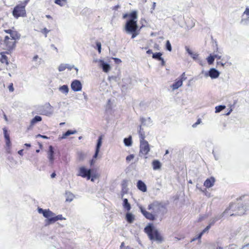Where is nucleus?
<instances>
[{"label": "nucleus", "mask_w": 249, "mask_h": 249, "mask_svg": "<svg viewBox=\"0 0 249 249\" xmlns=\"http://www.w3.org/2000/svg\"><path fill=\"white\" fill-rule=\"evenodd\" d=\"M139 208L143 216L151 221L154 220L160 213L163 214L165 209L164 205L158 201H154L148 205L147 209L150 211V212H147L141 205L139 206Z\"/></svg>", "instance_id": "nucleus-1"}, {"label": "nucleus", "mask_w": 249, "mask_h": 249, "mask_svg": "<svg viewBox=\"0 0 249 249\" xmlns=\"http://www.w3.org/2000/svg\"><path fill=\"white\" fill-rule=\"evenodd\" d=\"M4 33L9 34V36H5L3 39V45L5 47L4 49L9 52H11L16 47L17 42L20 38V34L16 30L14 27H12L9 29H4Z\"/></svg>", "instance_id": "nucleus-2"}, {"label": "nucleus", "mask_w": 249, "mask_h": 249, "mask_svg": "<svg viewBox=\"0 0 249 249\" xmlns=\"http://www.w3.org/2000/svg\"><path fill=\"white\" fill-rule=\"evenodd\" d=\"M130 19L128 20L125 24V30L127 32L132 33V38L136 37L137 34L136 31L137 30L138 26L137 24V13L136 11H133L129 14Z\"/></svg>", "instance_id": "nucleus-3"}, {"label": "nucleus", "mask_w": 249, "mask_h": 249, "mask_svg": "<svg viewBox=\"0 0 249 249\" xmlns=\"http://www.w3.org/2000/svg\"><path fill=\"white\" fill-rule=\"evenodd\" d=\"M28 2V0H25L17 4L12 11L13 17L18 19L20 17H26V6Z\"/></svg>", "instance_id": "nucleus-4"}, {"label": "nucleus", "mask_w": 249, "mask_h": 249, "mask_svg": "<svg viewBox=\"0 0 249 249\" xmlns=\"http://www.w3.org/2000/svg\"><path fill=\"white\" fill-rule=\"evenodd\" d=\"M144 231L151 240H155L159 243L161 242L162 238L158 230L154 228L152 224H149L144 228Z\"/></svg>", "instance_id": "nucleus-5"}, {"label": "nucleus", "mask_w": 249, "mask_h": 249, "mask_svg": "<svg viewBox=\"0 0 249 249\" xmlns=\"http://www.w3.org/2000/svg\"><path fill=\"white\" fill-rule=\"evenodd\" d=\"M237 207L236 204H231L229 207L226 209L223 212L224 215H227L230 216H235V215H242L244 214L246 212V210L241 208L242 211L241 212H235V209Z\"/></svg>", "instance_id": "nucleus-6"}, {"label": "nucleus", "mask_w": 249, "mask_h": 249, "mask_svg": "<svg viewBox=\"0 0 249 249\" xmlns=\"http://www.w3.org/2000/svg\"><path fill=\"white\" fill-rule=\"evenodd\" d=\"M38 212L39 213L43 214V216L47 218V224H50L53 223V221H51L50 219H53V216L55 215V213L51 211L50 210H44L42 208H38Z\"/></svg>", "instance_id": "nucleus-7"}, {"label": "nucleus", "mask_w": 249, "mask_h": 249, "mask_svg": "<svg viewBox=\"0 0 249 249\" xmlns=\"http://www.w3.org/2000/svg\"><path fill=\"white\" fill-rule=\"evenodd\" d=\"M91 170L88 169L85 167H81L78 171L77 176L83 178H86L87 179H89L91 177Z\"/></svg>", "instance_id": "nucleus-8"}, {"label": "nucleus", "mask_w": 249, "mask_h": 249, "mask_svg": "<svg viewBox=\"0 0 249 249\" xmlns=\"http://www.w3.org/2000/svg\"><path fill=\"white\" fill-rule=\"evenodd\" d=\"M150 151L149 144L147 141L140 142V154L147 155Z\"/></svg>", "instance_id": "nucleus-9"}, {"label": "nucleus", "mask_w": 249, "mask_h": 249, "mask_svg": "<svg viewBox=\"0 0 249 249\" xmlns=\"http://www.w3.org/2000/svg\"><path fill=\"white\" fill-rule=\"evenodd\" d=\"M4 133V136L5 139V144L6 146V150L7 153H10L11 152V142L10 139L9 135L7 133V130L6 128H3Z\"/></svg>", "instance_id": "nucleus-10"}, {"label": "nucleus", "mask_w": 249, "mask_h": 249, "mask_svg": "<svg viewBox=\"0 0 249 249\" xmlns=\"http://www.w3.org/2000/svg\"><path fill=\"white\" fill-rule=\"evenodd\" d=\"M82 84L78 80H75L71 84V88L74 91H79L82 89Z\"/></svg>", "instance_id": "nucleus-11"}, {"label": "nucleus", "mask_w": 249, "mask_h": 249, "mask_svg": "<svg viewBox=\"0 0 249 249\" xmlns=\"http://www.w3.org/2000/svg\"><path fill=\"white\" fill-rule=\"evenodd\" d=\"M10 52L8 51L6 52H2L0 53L1 57L0 58V62L2 64H5L6 66H8L9 64V60L6 54H9Z\"/></svg>", "instance_id": "nucleus-12"}, {"label": "nucleus", "mask_w": 249, "mask_h": 249, "mask_svg": "<svg viewBox=\"0 0 249 249\" xmlns=\"http://www.w3.org/2000/svg\"><path fill=\"white\" fill-rule=\"evenodd\" d=\"M54 151L53 150V147L52 145H50L49 147V149L47 152L48 158L49 159L50 163L52 164L53 163L54 161Z\"/></svg>", "instance_id": "nucleus-13"}, {"label": "nucleus", "mask_w": 249, "mask_h": 249, "mask_svg": "<svg viewBox=\"0 0 249 249\" xmlns=\"http://www.w3.org/2000/svg\"><path fill=\"white\" fill-rule=\"evenodd\" d=\"M215 179L213 177L207 178L204 183V186L206 188H210L214 185Z\"/></svg>", "instance_id": "nucleus-14"}, {"label": "nucleus", "mask_w": 249, "mask_h": 249, "mask_svg": "<svg viewBox=\"0 0 249 249\" xmlns=\"http://www.w3.org/2000/svg\"><path fill=\"white\" fill-rule=\"evenodd\" d=\"M42 118L39 116H36L31 121L30 125L28 127V129H31L38 122H40Z\"/></svg>", "instance_id": "nucleus-15"}, {"label": "nucleus", "mask_w": 249, "mask_h": 249, "mask_svg": "<svg viewBox=\"0 0 249 249\" xmlns=\"http://www.w3.org/2000/svg\"><path fill=\"white\" fill-rule=\"evenodd\" d=\"M209 75L212 78H216L219 75V72L214 68H212L209 71Z\"/></svg>", "instance_id": "nucleus-16"}, {"label": "nucleus", "mask_w": 249, "mask_h": 249, "mask_svg": "<svg viewBox=\"0 0 249 249\" xmlns=\"http://www.w3.org/2000/svg\"><path fill=\"white\" fill-rule=\"evenodd\" d=\"M152 166L154 170H158L160 169L161 163L159 160H154L152 162Z\"/></svg>", "instance_id": "nucleus-17"}, {"label": "nucleus", "mask_w": 249, "mask_h": 249, "mask_svg": "<svg viewBox=\"0 0 249 249\" xmlns=\"http://www.w3.org/2000/svg\"><path fill=\"white\" fill-rule=\"evenodd\" d=\"M137 186L140 190L143 192H145L147 191L146 185L142 180H139L138 181Z\"/></svg>", "instance_id": "nucleus-18"}, {"label": "nucleus", "mask_w": 249, "mask_h": 249, "mask_svg": "<svg viewBox=\"0 0 249 249\" xmlns=\"http://www.w3.org/2000/svg\"><path fill=\"white\" fill-rule=\"evenodd\" d=\"M138 129H138V133H139V138H140V142L146 141V140H145V135L144 132L143 131H142V126L141 125L139 126Z\"/></svg>", "instance_id": "nucleus-19"}, {"label": "nucleus", "mask_w": 249, "mask_h": 249, "mask_svg": "<svg viewBox=\"0 0 249 249\" xmlns=\"http://www.w3.org/2000/svg\"><path fill=\"white\" fill-rule=\"evenodd\" d=\"M100 63L104 72H108L110 71V67L109 64L105 63L103 60H100Z\"/></svg>", "instance_id": "nucleus-20"}, {"label": "nucleus", "mask_w": 249, "mask_h": 249, "mask_svg": "<svg viewBox=\"0 0 249 249\" xmlns=\"http://www.w3.org/2000/svg\"><path fill=\"white\" fill-rule=\"evenodd\" d=\"M141 124L143 125L149 126L151 124L152 121L150 118L148 117L146 118H141Z\"/></svg>", "instance_id": "nucleus-21"}, {"label": "nucleus", "mask_w": 249, "mask_h": 249, "mask_svg": "<svg viewBox=\"0 0 249 249\" xmlns=\"http://www.w3.org/2000/svg\"><path fill=\"white\" fill-rule=\"evenodd\" d=\"M182 85V80L179 79L176 81L171 86L173 90L178 89V88L181 87Z\"/></svg>", "instance_id": "nucleus-22"}, {"label": "nucleus", "mask_w": 249, "mask_h": 249, "mask_svg": "<svg viewBox=\"0 0 249 249\" xmlns=\"http://www.w3.org/2000/svg\"><path fill=\"white\" fill-rule=\"evenodd\" d=\"M77 131L76 130H68L66 132L63 134L61 137L59 138L60 140L66 138L67 137L70 136V135L74 134L76 133Z\"/></svg>", "instance_id": "nucleus-23"}, {"label": "nucleus", "mask_w": 249, "mask_h": 249, "mask_svg": "<svg viewBox=\"0 0 249 249\" xmlns=\"http://www.w3.org/2000/svg\"><path fill=\"white\" fill-rule=\"evenodd\" d=\"M125 218L129 223H132L135 219L134 215L130 213H128L126 214Z\"/></svg>", "instance_id": "nucleus-24"}, {"label": "nucleus", "mask_w": 249, "mask_h": 249, "mask_svg": "<svg viewBox=\"0 0 249 249\" xmlns=\"http://www.w3.org/2000/svg\"><path fill=\"white\" fill-rule=\"evenodd\" d=\"M123 206L126 210L129 211L131 209L130 204L128 203V200L127 198H124L123 200Z\"/></svg>", "instance_id": "nucleus-25"}, {"label": "nucleus", "mask_w": 249, "mask_h": 249, "mask_svg": "<svg viewBox=\"0 0 249 249\" xmlns=\"http://www.w3.org/2000/svg\"><path fill=\"white\" fill-rule=\"evenodd\" d=\"M124 142L126 146H131L132 144L131 136H129L128 138H124Z\"/></svg>", "instance_id": "nucleus-26"}, {"label": "nucleus", "mask_w": 249, "mask_h": 249, "mask_svg": "<svg viewBox=\"0 0 249 249\" xmlns=\"http://www.w3.org/2000/svg\"><path fill=\"white\" fill-rule=\"evenodd\" d=\"M66 201L69 202H71L74 198V195L71 193L70 192H66Z\"/></svg>", "instance_id": "nucleus-27"}, {"label": "nucleus", "mask_w": 249, "mask_h": 249, "mask_svg": "<svg viewBox=\"0 0 249 249\" xmlns=\"http://www.w3.org/2000/svg\"><path fill=\"white\" fill-rule=\"evenodd\" d=\"M224 213H223L221 214L217 215L214 218L211 220V224H213L216 221L220 219L224 216Z\"/></svg>", "instance_id": "nucleus-28"}, {"label": "nucleus", "mask_w": 249, "mask_h": 249, "mask_svg": "<svg viewBox=\"0 0 249 249\" xmlns=\"http://www.w3.org/2000/svg\"><path fill=\"white\" fill-rule=\"evenodd\" d=\"M66 69H68L69 70H71V68L68 66V65H66L64 64H61L58 67V71H62L65 70Z\"/></svg>", "instance_id": "nucleus-29"}, {"label": "nucleus", "mask_w": 249, "mask_h": 249, "mask_svg": "<svg viewBox=\"0 0 249 249\" xmlns=\"http://www.w3.org/2000/svg\"><path fill=\"white\" fill-rule=\"evenodd\" d=\"M66 218L63 217L62 215L59 214L57 216L55 215L53 216V219H50L51 221H53V223L57 221L58 220H65Z\"/></svg>", "instance_id": "nucleus-30"}, {"label": "nucleus", "mask_w": 249, "mask_h": 249, "mask_svg": "<svg viewBox=\"0 0 249 249\" xmlns=\"http://www.w3.org/2000/svg\"><path fill=\"white\" fill-rule=\"evenodd\" d=\"M102 136H100L99 137V138L97 140V144L96 146L95 150L100 151V147L102 145Z\"/></svg>", "instance_id": "nucleus-31"}, {"label": "nucleus", "mask_w": 249, "mask_h": 249, "mask_svg": "<svg viewBox=\"0 0 249 249\" xmlns=\"http://www.w3.org/2000/svg\"><path fill=\"white\" fill-rule=\"evenodd\" d=\"M213 224H211V222L210 223V224L207 226L199 234H198V238H201L202 236L203 235V234L205 233L206 232L208 231L209 229H210L211 228V226Z\"/></svg>", "instance_id": "nucleus-32"}, {"label": "nucleus", "mask_w": 249, "mask_h": 249, "mask_svg": "<svg viewBox=\"0 0 249 249\" xmlns=\"http://www.w3.org/2000/svg\"><path fill=\"white\" fill-rule=\"evenodd\" d=\"M162 54L161 53H153L152 57L153 58L157 59L158 60H160L161 59V56Z\"/></svg>", "instance_id": "nucleus-33"}, {"label": "nucleus", "mask_w": 249, "mask_h": 249, "mask_svg": "<svg viewBox=\"0 0 249 249\" xmlns=\"http://www.w3.org/2000/svg\"><path fill=\"white\" fill-rule=\"evenodd\" d=\"M59 89L61 91L64 93H68L69 91V88L68 87L67 85H63L61 86Z\"/></svg>", "instance_id": "nucleus-34"}, {"label": "nucleus", "mask_w": 249, "mask_h": 249, "mask_svg": "<svg viewBox=\"0 0 249 249\" xmlns=\"http://www.w3.org/2000/svg\"><path fill=\"white\" fill-rule=\"evenodd\" d=\"M214 59H215V58H214V55H210V56H209L208 57V58H207L208 63H209V64H210V65L212 64L214 61Z\"/></svg>", "instance_id": "nucleus-35"}, {"label": "nucleus", "mask_w": 249, "mask_h": 249, "mask_svg": "<svg viewBox=\"0 0 249 249\" xmlns=\"http://www.w3.org/2000/svg\"><path fill=\"white\" fill-rule=\"evenodd\" d=\"M227 64V62L224 61L223 59H221V60L217 61V67L220 66L222 67H224L225 65Z\"/></svg>", "instance_id": "nucleus-36"}, {"label": "nucleus", "mask_w": 249, "mask_h": 249, "mask_svg": "<svg viewBox=\"0 0 249 249\" xmlns=\"http://www.w3.org/2000/svg\"><path fill=\"white\" fill-rule=\"evenodd\" d=\"M41 113L46 116H50L53 114L52 110H41Z\"/></svg>", "instance_id": "nucleus-37"}, {"label": "nucleus", "mask_w": 249, "mask_h": 249, "mask_svg": "<svg viewBox=\"0 0 249 249\" xmlns=\"http://www.w3.org/2000/svg\"><path fill=\"white\" fill-rule=\"evenodd\" d=\"M187 52L188 53L192 56V57L194 59H196L198 57V54L197 53H193L191 50H190L189 49H187Z\"/></svg>", "instance_id": "nucleus-38"}, {"label": "nucleus", "mask_w": 249, "mask_h": 249, "mask_svg": "<svg viewBox=\"0 0 249 249\" xmlns=\"http://www.w3.org/2000/svg\"><path fill=\"white\" fill-rule=\"evenodd\" d=\"M67 0H55L54 2L61 6H63L66 3Z\"/></svg>", "instance_id": "nucleus-39"}, {"label": "nucleus", "mask_w": 249, "mask_h": 249, "mask_svg": "<svg viewBox=\"0 0 249 249\" xmlns=\"http://www.w3.org/2000/svg\"><path fill=\"white\" fill-rule=\"evenodd\" d=\"M166 49L171 52L172 51V46L171 43L169 40H167L166 42Z\"/></svg>", "instance_id": "nucleus-40"}, {"label": "nucleus", "mask_w": 249, "mask_h": 249, "mask_svg": "<svg viewBox=\"0 0 249 249\" xmlns=\"http://www.w3.org/2000/svg\"><path fill=\"white\" fill-rule=\"evenodd\" d=\"M236 205H237V207L235 209V211H234L235 213L237 212H241L242 211L241 208L244 209L245 210V208L242 205L236 204Z\"/></svg>", "instance_id": "nucleus-41"}, {"label": "nucleus", "mask_w": 249, "mask_h": 249, "mask_svg": "<svg viewBox=\"0 0 249 249\" xmlns=\"http://www.w3.org/2000/svg\"><path fill=\"white\" fill-rule=\"evenodd\" d=\"M120 249H133L132 248L129 247V246H125L124 243V242H122L121 243V245L120 246Z\"/></svg>", "instance_id": "nucleus-42"}, {"label": "nucleus", "mask_w": 249, "mask_h": 249, "mask_svg": "<svg viewBox=\"0 0 249 249\" xmlns=\"http://www.w3.org/2000/svg\"><path fill=\"white\" fill-rule=\"evenodd\" d=\"M50 32V30H48L46 28H44L41 31V32L44 35L45 37L47 36V34Z\"/></svg>", "instance_id": "nucleus-43"}, {"label": "nucleus", "mask_w": 249, "mask_h": 249, "mask_svg": "<svg viewBox=\"0 0 249 249\" xmlns=\"http://www.w3.org/2000/svg\"><path fill=\"white\" fill-rule=\"evenodd\" d=\"M134 158V155L133 154H131L128 156L126 157V160L127 161V162H129L130 161L132 160H133Z\"/></svg>", "instance_id": "nucleus-44"}, {"label": "nucleus", "mask_w": 249, "mask_h": 249, "mask_svg": "<svg viewBox=\"0 0 249 249\" xmlns=\"http://www.w3.org/2000/svg\"><path fill=\"white\" fill-rule=\"evenodd\" d=\"M96 44L98 49V51L100 53H101V44L100 42H96Z\"/></svg>", "instance_id": "nucleus-45"}, {"label": "nucleus", "mask_w": 249, "mask_h": 249, "mask_svg": "<svg viewBox=\"0 0 249 249\" xmlns=\"http://www.w3.org/2000/svg\"><path fill=\"white\" fill-rule=\"evenodd\" d=\"M201 123V119H198L196 122L195 123H194L193 125H192V127L193 128H195L197 126V125L199 124H200V123Z\"/></svg>", "instance_id": "nucleus-46"}, {"label": "nucleus", "mask_w": 249, "mask_h": 249, "mask_svg": "<svg viewBox=\"0 0 249 249\" xmlns=\"http://www.w3.org/2000/svg\"><path fill=\"white\" fill-rule=\"evenodd\" d=\"M201 192H203L205 196H207L210 197V194L207 191L206 189H204L202 190L201 188L199 189Z\"/></svg>", "instance_id": "nucleus-47"}, {"label": "nucleus", "mask_w": 249, "mask_h": 249, "mask_svg": "<svg viewBox=\"0 0 249 249\" xmlns=\"http://www.w3.org/2000/svg\"><path fill=\"white\" fill-rule=\"evenodd\" d=\"M8 88L10 92H13L14 90V88L13 83H10L8 86Z\"/></svg>", "instance_id": "nucleus-48"}, {"label": "nucleus", "mask_w": 249, "mask_h": 249, "mask_svg": "<svg viewBox=\"0 0 249 249\" xmlns=\"http://www.w3.org/2000/svg\"><path fill=\"white\" fill-rule=\"evenodd\" d=\"M246 15L248 16V19H249V8H246L245 12H244L243 15Z\"/></svg>", "instance_id": "nucleus-49"}, {"label": "nucleus", "mask_w": 249, "mask_h": 249, "mask_svg": "<svg viewBox=\"0 0 249 249\" xmlns=\"http://www.w3.org/2000/svg\"><path fill=\"white\" fill-rule=\"evenodd\" d=\"M99 151V150H95L94 155L93 156V159H96L97 158Z\"/></svg>", "instance_id": "nucleus-50"}, {"label": "nucleus", "mask_w": 249, "mask_h": 249, "mask_svg": "<svg viewBox=\"0 0 249 249\" xmlns=\"http://www.w3.org/2000/svg\"><path fill=\"white\" fill-rule=\"evenodd\" d=\"M113 59L114 60V62H115V63H116V64H119V63H120L122 62L121 59H119V58H113Z\"/></svg>", "instance_id": "nucleus-51"}, {"label": "nucleus", "mask_w": 249, "mask_h": 249, "mask_svg": "<svg viewBox=\"0 0 249 249\" xmlns=\"http://www.w3.org/2000/svg\"><path fill=\"white\" fill-rule=\"evenodd\" d=\"M36 138H38V137H40V138H42L43 139H48L49 138L46 136H45V135H42L41 134H38L36 136Z\"/></svg>", "instance_id": "nucleus-52"}, {"label": "nucleus", "mask_w": 249, "mask_h": 249, "mask_svg": "<svg viewBox=\"0 0 249 249\" xmlns=\"http://www.w3.org/2000/svg\"><path fill=\"white\" fill-rule=\"evenodd\" d=\"M126 193V189L124 186H123L122 191V196H123L124 194Z\"/></svg>", "instance_id": "nucleus-53"}, {"label": "nucleus", "mask_w": 249, "mask_h": 249, "mask_svg": "<svg viewBox=\"0 0 249 249\" xmlns=\"http://www.w3.org/2000/svg\"><path fill=\"white\" fill-rule=\"evenodd\" d=\"M225 106H218L215 107V109H225Z\"/></svg>", "instance_id": "nucleus-54"}, {"label": "nucleus", "mask_w": 249, "mask_h": 249, "mask_svg": "<svg viewBox=\"0 0 249 249\" xmlns=\"http://www.w3.org/2000/svg\"><path fill=\"white\" fill-rule=\"evenodd\" d=\"M44 108H45V109H50L51 108V106L49 103H46L44 106Z\"/></svg>", "instance_id": "nucleus-55"}, {"label": "nucleus", "mask_w": 249, "mask_h": 249, "mask_svg": "<svg viewBox=\"0 0 249 249\" xmlns=\"http://www.w3.org/2000/svg\"><path fill=\"white\" fill-rule=\"evenodd\" d=\"M186 79V77H185V72H183L181 75L180 76V79H182V81L183 80H184Z\"/></svg>", "instance_id": "nucleus-56"}, {"label": "nucleus", "mask_w": 249, "mask_h": 249, "mask_svg": "<svg viewBox=\"0 0 249 249\" xmlns=\"http://www.w3.org/2000/svg\"><path fill=\"white\" fill-rule=\"evenodd\" d=\"M200 239H201V238H198V235L197 236H196V237H195L193 238L191 240V242H193V241H196V240H197V239H198V240H200ZM200 241V242H201V241Z\"/></svg>", "instance_id": "nucleus-57"}, {"label": "nucleus", "mask_w": 249, "mask_h": 249, "mask_svg": "<svg viewBox=\"0 0 249 249\" xmlns=\"http://www.w3.org/2000/svg\"><path fill=\"white\" fill-rule=\"evenodd\" d=\"M214 58H216L217 60H220L221 56L217 54L214 55Z\"/></svg>", "instance_id": "nucleus-58"}, {"label": "nucleus", "mask_w": 249, "mask_h": 249, "mask_svg": "<svg viewBox=\"0 0 249 249\" xmlns=\"http://www.w3.org/2000/svg\"><path fill=\"white\" fill-rule=\"evenodd\" d=\"M23 149L20 150L18 151V154L21 156L23 155Z\"/></svg>", "instance_id": "nucleus-59"}, {"label": "nucleus", "mask_w": 249, "mask_h": 249, "mask_svg": "<svg viewBox=\"0 0 249 249\" xmlns=\"http://www.w3.org/2000/svg\"><path fill=\"white\" fill-rule=\"evenodd\" d=\"M95 162V160L94 159H92L90 161V165H93Z\"/></svg>", "instance_id": "nucleus-60"}, {"label": "nucleus", "mask_w": 249, "mask_h": 249, "mask_svg": "<svg viewBox=\"0 0 249 249\" xmlns=\"http://www.w3.org/2000/svg\"><path fill=\"white\" fill-rule=\"evenodd\" d=\"M146 53H147V54H150L152 53H152V51L151 50H150V49H149V50H147V51H146Z\"/></svg>", "instance_id": "nucleus-61"}, {"label": "nucleus", "mask_w": 249, "mask_h": 249, "mask_svg": "<svg viewBox=\"0 0 249 249\" xmlns=\"http://www.w3.org/2000/svg\"><path fill=\"white\" fill-rule=\"evenodd\" d=\"M38 58V55H36L34 56L33 60L34 61H36Z\"/></svg>", "instance_id": "nucleus-62"}, {"label": "nucleus", "mask_w": 249, "mask_h": 249, "mask_svg": "<svg viewBox=\"0 0 249 249\" xmlns=\"http://www.w3.org/2000/svg\"><path fill=\"white\" fill-rule=\"evenodd\" d=\"M127 17H129V15L127 14H125L123 15V18H126Z\"/></svg>", "instance_id": "nucleus-63"}, {"label": "nucleus", "mask_w": 249, "mask_h": 249, "mask_svg": "<svg viewBox=\"0 0 249 249\" xmlns=\"http://www.w3.org/2000/svg\"><path fill=\"white\" fill-rule=\"evenodd\" d=\"M55 176H56V174H55V173H52V174H51V178H54V177H55Z\"/></svg>", "instance_id": "nucleus-64"}]
</instances>
